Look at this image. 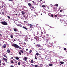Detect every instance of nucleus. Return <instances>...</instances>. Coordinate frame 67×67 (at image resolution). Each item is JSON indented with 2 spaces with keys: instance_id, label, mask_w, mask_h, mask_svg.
<instances>
[{
  "instance_id": "obj_48",
  "label": "nucleus",
  "mask_w": 67,
  "mask_h": 67,
  "mask_svg": "<svg viewBox=\"0 0 67 67\" xmlns=\"http://www.w3.org/2000/svg\"><path fill=\"white\" fill-rule=\"evenodd\" d=\"M14 41V42H15V41H16V40H15V39H14L13 40Z\"/></svg>"
},
{
  "instance_id": "obj_56",
  "label": "nucleus",
  "mask_w": 67,
  "mask_h": 67,
  "mask_svg": "<svg viewBox=\"0 0 67 67\" xmlns=\"http://www.w3.org/2000/svg\"><path fill=\"white\" fill-rule=\"evenodd\" d=\"M24 44H26V43H25V42H24Z\"/></svg>"
},
{
  "instance_id": "obj_52",
  "label": "nucleus",
  "mask_w": 67,
  "mask_h": 67,
  "mask_svg": "<svg viewBox=\"0 0 67 67\" xmlns=\"http://www.w3.org/2000/svg\"><path fill=\"white\" fill-rule=\"evenodd\" d=\"M26 51H28V49L27 48V49H26Z\"/></svg>"
},
{
  "instance_id": "obj_11",
  "label": "nucleus",
  "mask_w": 67,
  "mask_h": 67,
  "mask_svg": "<svg viewBox=\"0 0 67 67\" xmlns=\"http://www.w3.org/2000/svg\"><path fill=\"white\" fill-rule=\"evenodd\" d=\"M34 38H35V40H36V41L38 40V37L37 38L36 37H35Z\"/></svg>"
},
{
  "instance_id": "obj_60",
  "label": "nucleus",
  "mask_w": 67,
  "mask_h": 67,
  "mask_svg": "<svg viewBox=\"0 0 67 67\" xmlns=\"http://www.w3.org/2000/svg\"><path fill=\"white\" fill-rule=\"evenodd\" d=\"M1 34H0V36H1Z\"/></svg>"
},
{
  "instance_id": "obj_12",
  "label": "nucleus",
  "mask_w": 67,
  "mask_h": 67,
  "mask_svg": "<svg viewBox=\"0 0 67 67\" xmlns=\"http://www.w3.org/2000/svg\"><path fill=\"white\" fill-rule=\"evenodd\" d=\"M7 52L8 53H10V50L9 49H8L7 51Z\"/></svg>"
},
{
  "instance_id": "obj_40",
  "label": "nucleus",
  "mask_w": 67,
  "mask_h": 67,
  "mask_svg": "<svg viewBox=\"0 0 67 67\" xmlns=\"http://www.w3.org/2000/svg\"><path fill=\"white\" fill-rule=\"evenodd\" d=\"M9 1H13V0H8Z\"/></svg>"
},
{
  "instance_id": "obj_24",
  "label": "nucleus",
  "mask_w": 67,
  "mask_h": 67,
  "mask_svg": "<svg viewBox=\"0 0 67 67\" xmlns=\"http://www.w3.org/2000/svg\"><path fill=\"white\" fill-rule=\"evenodd\" d=\"M42 8H46V6H45V5H42Z\"/></svg>"
},
{
  "instance_id": "obj_63",
  "label": "nucleus",
  "mask_w": 67,
  "mask_h": 67,
  "mask_svg": "<svg viewBox=\"0 0 67 67\" xmlns=\"http://www.w3.org/2000/svg\"><path fill=\"white\" fill-rule=\"evenodd\" d=\"M62 64H61H61H60V65H62Z\"/></svg>"
},
{
  "instance_id": "obj_51",
  "label": "nucleus",
  "mask_w": 67,
  "mask_h": 67,
  "mask_svg": "<svg viewBox=\"0 0 67 67\" xmlns=\"http://www.w3.org/2000/svg\"><path fill=\"white\" fill-rule=\"evenodd\" d=\"M34 6H33L32 7V9H34Z\"/></svg>"
},
{
  "instance_id": "obj_46",
  "label": "nucleus",
  "mask_w": 67,
  "mask_h": 67,
  "mask_svg": "<svg viewBox=\"0 0 67 67\" xmlns=\"http://www.w3.org/2000/svg\"><path fill=\"white\" fill-rule=\"evenodd\" d=\"M42 32H41V33H39V34H40V35H41V34H42Z\"/></svg>"
},
{
  "instance_id": "obj_64",
  "label": "nucleus",
  "mask_w": 67,
  "mask_h": 67,
  "mask_svg": "<svg viewBox=\"0 0 67 67\" xmlns=\"http://www.w3.org/2000/svg\"><path fill=\"white\" fill-rule=\"evenodd\" d=\"M41 15H42V13H41Z\"/></svg>"
},
{
  "instance_id": "obj_28",
  "label": "nucleus",
  "mask_w": 67,
  "mask_h": 67,
  "mask_svg": "<svg viewBox=\"0 0 67 67\" xmlns=\"http://www.w3.org/2000/svg\"><path fill=\"white\" fill-rule=\"evenodd\" d=\"M33 60H31V61H30L31 63H33Z\"/></svg>"
},
{
  "instance_id": "obj_21",
  "label": "nucleus",
  "mask_w": 67,
  "mask_h": 67,
  "mask_svg": "<svg viewBox=\"0 0 67 67\" xmlns=\"http://www.w3.org/2000/svg\"><path fill=\"white\" fill-rule=\"evenodd\" d=\"M28 5L29 7H30V6H31V5H32V4L30 3H29L28 4Z\"/></svg>"
},
{
  "instance_id": "obj_34",
  "label": "nucleus",
  "mask_w": 67,
  "mask_h": 67,
  "mask_svg": "<svg viewBox=\"0 0 67 67\" xmlns=\"http://www.w3.org/2000/svg\"><path fill=\"white\" fill-rule=\"evenodd\" d=\"M32 50H30L29 51L30 53H32Z\"/></svg>"
},
{
  "instance_id": "obj_18",
  "label": "nucleus",
  "mask_w": 67,
  "mask_h": 67,
  "mask_svg": "<svg viewBox=\"0 0 67 67\" xmlns=\"http://www.w3.org/2000/svg\"><path fill=\"white\" fill-rule=\"evenodd\" d=\"M17 26H20V27H22V25H21V24H18L17 25Z\"/></svg>"
},
{
  "instance_id": "obj_39",
  "label": "nucleus",
  "mask_w": 67,
  "mask_h": 67,
  "mask_svg": "<svg viewBox=\"0 0 67 67\" xmlns=\"http://www.w3.org/2000/svg\"><path fill=\"white\" fill-rule=\"evenodd\" d=\"M64 49V50H65V51H66V49H66V48H65Z\"/></svg>"
},
{
  "instance_id": "obj_42",
  "label": "nucleus",
  "mask_w": 67,
  "mask_h": 67,
  "mask_svg": "<svg viewBox=\"0 0 67 67\" xmlns=\"http://www.w3.org/2000/svg\"><path fill=\"white\" fill-rule=\"evenodd\" d=\"M50 7H53V6H52V4H50Z\"/></svg>"
},
{
  "instance_id": "obj_7",
  "label": "nucleus",
  "mask_w": 67,
  "mask_h": 67,
  "mask_svg": "<svg viewBox=\"0 0 67 67\" xmlns=\"http://www.w3.org/2000/svg\"><path fill=\"white\" fill-rule=\"evenodd\" d=\"M3 59L5 61H8V59H5V58H4V57H3Z\"/></svg>"
},
{
  "instance_id": "obj_16",
  "label": "nucleus",
  "mask_w": 67,
  "mask_h": 67,
  "mask_svg": "<svg viewBox=\"0 0 67 67\" xmlns=\"http://www.w3.org/2000/svg\"><path fill=\"white\" fill-rule=\"evenodd\" d=\"M51 16H52V17H53V18H55V15H53V14H52L51 15Z\"/></svg>"
},
{
  "instance_id": "obj_23",
  "label": "nucleus",
  "mask_w": 67,
  "mask_h": 67,
  "mask_svg": "<svg viewBox=\"0 0 67 67\" xmlns=\"http://www.w3.org/2000/svg\"><path fill=\"white\" fill-rule=\"evenodd\" d=\"M39 55V53H36V54L35 55V56H36V55H37V56L38 55Z\"/></svg>"
},
{
  "instance_id": "obj_59",
  "label": "nucleus",
  "mask_w": 67,
  "mask_h": 67,
  "mask_svg": "<svg viewBox=\"0 0 67 67\" xmlns=\"http://www.w3.org/2000/svg\"><path fill=\"white\" fill-rule=\"evenodd\" d=\"M47 66L48 67H49V66L48 65H47Z\"/></svg>"
},
{
  "instance_id": "obj_62",
  "label": "nucleus",
  "mask_w": 67,
  "mask_h": 67,
  "mask_svg": "<svg viewBox=\"0 0 67 67\" xmlns=\"http://www.w3.org/2000/svg\"><path fill=\"white\" fill-rule=\"evenodd\" d=\"M18 15V14H16V15Z\"/></svg>"
},
{
  "instance_id": "obj_41",
  "label": "nucleus",
  "mask_w": 67,
  "mask_h": 67,
  "mask_svg": "<svg viewBox=\"0 0 67 67\" xmlns=\"http://www.w3.org/2000/svg\"><path fill=\"white\" fill-rule=\"evenodd\" d=\"M2 14L3 15H4V13L3 12L2 13Z\"/></svg>"
},
{
  "instance_id": "obj_5",
  "label": "nucleus",
  "mask_w": 67,
  "mask_h": 67,
  "mask_svg": "<svg viewBox=\"0 0 67 67\" xmlns=\"http://www.w3.org/2000/svg\"><path fill=\"white\" fill-rule=\"evenodd\" d=\"M21 14H22L23 15H24L25 14V12L23 11H21Z\"/></svg>"
},
{
  "instance_id": "obj_53",
  "label": "nucleus",
  "mask_w": 67,
  "mask_h": 67,
  "mask_svg": "<svg viewBox=\"0 0 67 67\" xmlns=\"http://www.w3.org/2000/svg\"><path fill=\"white\" fill-rule=\"evenodd\" d=\"M61 8V7H60L59 9L60 10Z\"/></svg>"
},
{
  "instance_id": "obj_19",
  "label": "nucleus",
  "mask_w": 67,
  "mask_h": 67,
  "mask_svg": "<svg viewBox=\"0 0 67 67\" xmlns=\"http://www.w3.org/2000/svg\"><path fill=\"white\" fill-rule=\"evenodd\" d=\"M32 2H33V3H34V4H36V2H34V1H32Z\"/></svg>"
},
{
  "instance_id": "obj_61",
  "label": "nucleus",
  "mask_w": 67,
  "mask_h": 67,
  "mask_svg": "<svg viewBox=\"0 0 67 67\" xmlns=\"http://www.w3.org/2000/svg\"><path fill=\"white\" fill-rule=\"evenodd\" d=\"M1 63H0V65H1Z\"/></svg>"
},
{
  "instance_id": "obj_31",
  "label": "nucleus",
  "mask_w": 67,
  "mask_h": 67,
  "mask_svg": "<svg viewBox=\"0 0 67 67\" xmlns=\"http://www.w3.org/2000/svg\"><path fill=\"white\" fill-rule=\"evenodd\" d=\"M18 65H20V64H21V63L20 62H19L18 63Z\"/></svg>"
},
{
  "instance_id": "obj_36",
  "label": "nucleus",
  "mask_w": 67,
  "mask_h": 67,
  "mask_svg": "<svg viewBox=\"0 0 67 67\" xmlns=\"http://www.w3.org/2000/svg\"><path fill=\"white\" fill-rule=\"evenodd\" d=\"M7 17H8V19H10V16H7Z\"/></svg>"
},
{
  "instance_id": "obj_3",
  "label": "nucleus",
  "mask_w": 67,
  "mask_h": 67,
  "mask_svg": "<svg viewBox=\"0 0 67 67\" xmlns=\"http://www.w3.org/2000/svg\"><path fill=\"white\" fill-rule=\"evenodd\" d=\"M63 24H64V26H67V21L64 20L63 21Z\"/></svg>"
},
{
  "instance_id": "obj_20",
  "label": "nucleus",
  "mask_w": 67,
  "mask_h": 67,
  "mask_svg": "<svg viewBox=\"0 0 67 67\" xmlns=\"http://www.w3.org/2000/svg\"><path fill=\"white\" fill-rule=\"evenodd\" d=\"M10 62L12 64H14V62L13 61V60H12L10 61Z\"/></svg>"
},
{
  "instance_id": "obj_4",
  "label": "nucleus",
  "mask_w": 67,
  "mask_h": 67,
  "mask_svg": "<svg viewBox=\"0 0 67 67\" xmlns=\"http://www.w3.org/2000/svg\"><path fill=\"white\" fill-rule=\"evenodd\" d=\"M28 24V26H30V29H32V27L33 26V25L29 24Z\"/></svg>"
},
{
  "instance_id": "obj_54",
  "label": "nucleus",
  "mask_w": 67,
  "mask_h": 67,
  "mask_svg": "<svg viewBox=\"0 0 67 67\" xmlns=\"http://www.w3.org/2000/svg\"><path fill=\"white\" fill-rule=\"evenodd\" d=\"M15 64H17V62H16V61L15 62Z\"/></svg>"
},
{
  "instance_id": "obj_10",
  "label": "nucleus",
  "mask_w": 67,
  "mask_h": 67,
  "mask_svg": "<svg viewBox=\"0 0 67 67\" xmlns=\"http://www.w3.org/2000/svg\"><path fill=\"white\" fill-rule=\"evenodd\" d=\"M23 60H24L25 61H26L27 60V58L26 57H25Z\"/></svg>"
},
{
  "instance_id": "obj_32",
  "label": "nucleus",
  "mask_w": 67,
  "mask_h": 67,
  "mask_svg": "<svg viewBox=\"0 0 67 67\" xmlns=\"http://www.w3.org/2000/svg\"><path fill=\"white\" fill-rule=\"evenodd\" d=\"M19 54L20 55H22V54H21V52H19Z\"/></svg>"
},
{
  "instance_id": "obj_58",
  "label": "nucleus",
  "mask_w": 67,
  "mask_h": 67,
  "mask_svg": "<svg viewBox=\"0 0 67 67\" xmlns=\"http://www.w3.org/2000/svg\"><path fill=\"white\" fill-rule=\"evenodd\" d=\"M13 57H12V58H11V59H13Z\"/></svg>"
},
{
  "instance_id": "obj_49",
  "label": "nucleus",
  "mask_w": 67,
  "mask_h": 67,
  "mask_svg": "<svg viewBox=\"0 0 67 67\" xmlns=\"http://www.w3.org/2000/svg\"><path fill=\"white\" fill-rule=\"evenodd\" d=\"M1 63V60H0V63Z\"/></svg>"
},
{
  "instance_id": "obj_29",
  "label": "nucleus",
  "mask_w": 67,
  "mask_h": 67,
  "mask_svg": "<svg viewBox=\"0 0 67 67\" xmlns=\"http://www.w3.org/2000/svg\"><path fill=\"white\" fill-rule=\"evenodd\" d=\"M55 5V6H56V7H58V4H56Z\"/></svg>"
},
{
  "instance_id": "obj_35",
  "label": "nucleus",
  "mask_w": 67,
  "mask_h": 67,
  "mask_svg": "<svg viewBox=\"0 0 67 67\" xmlns=\"http://www.w3.org/2000/svg\"><path fill=\"white\" fill-rule=\"evenodd\" d=\"M3 56L5 57H6V58H7V56H6V55H5L4 54Z\"/></svg>"
},
{
  "instance_id": "obj_6",
  "label": "nucleus",
  "mask_w": 67,
  "mask_h": 67,
  "mask_svg": "<svg viewBox=\"0 0 67 67\" xmlns=\"http://www.w3.org/2000/svg\"><path fill=\"white\" fill-rule=\"evenodd\" d=\"M14 31L15 32H18V30L16 28H14Z\"/></svg>"
},
{
  "instance_id": "obj_44",
  "label": "nucleus",
  "mask_w": 67,
  "mask_h": 67,
  "mask_svg": "<svg viewBox=\"0 0 67 67\" xmlns=\"http://www.w3.org/2000/svg\"><path fill=\"white\" fill-rule=\"evenodd\" d=\"M35 59H37V58H36V57H35Z\"/></svg>"
},
{
  "instance_id": "obj_14",
  "label": "nucleus",
  "mask_w": 67,
  "mask_h": 67,
  "mask_svg": "<svg viewBox=\"0 0 67 67\" xmlns=\"http://www.w3.org/2000/svg\"><path fill=\"white\" fill-rule=\"evenodd\" d=\"M59 63H60L61 64H64V62H59Z\"/></svg>"
},
{
  "instance_id": "obj_50",
  "label": "nucleus",
  "mask_w": 67,
  "mask_h": 67,
  "mask_svg": "<svg viewBox=\"0 0 67 67\" xmlns=\"http://www.w3.org/2000/svg\"><path fill=\"white\" fill-rule=\"evenodd\" d=\"M2 64L3 65H5V63H3Z\"/></svg>"
},
{
  "instance_id": "obj_8",
  "label": "nucleus",
  "mask_w": 67,
  "mask_h": 67,
  "mask_svg": "<svg viewBox=\"0 0 67 67\" xmlns=\"http://www.w3.org/2000/svg\"><path fill=\"white\" fill-rule=\"evenodd\" d=\"M32 66H34L35 67H38V66L37 65H34L33 64H31Z\"/></svg>"
},
{
  "instance_id": "obj_15",
  "label": "nucleus",
  "mask_w": 67,
  "mask_h": 67,
  "mask_svg": "<svg viewBox=\"0 0 67 67\" xmlns=\"http://www.w3.org/2000/svg\"><path fill=\"white\" fill-rule=\"evenodd\" d=\"M23 29H25V30H27L28 29L27 28L24 26H23Z\"/></svg>"
},
{
  "instance_id": "obj_17",
  "label": "nucleus",
  "mask_w": 67,
  "mask_h": 67,
  "mask_svg": "<svg viewBox=\"0 0 67 67\" xmlns=\"http://www.w3.org/2000/svg\"><path fill=\"white\" fill-rule=\"evenodd\" d=\"M3 47L4 48H5L6 47V44H4L3 45Z\"/></svg>"
},
{
  "instance_id": "obj_22",
  "label": "nucleus",
  "mask_w": 67,
  "mask_h": 67,
  "mask_svg": "<svg viewBox=\"0 0 67 67\" xmlns=\"http://www.w3.org/2000/svg\"><path fill=\"white\" fill-rule=\"evenodd\" d=\"M20 52H21V53H22L23 54V53H24V52H23V50H20Z\"/></svg>"
},
{
  "instance_id": "obj_33",
  "label": "nucleus",
  "mask_w": 67,
  "mask_h": 67,
  "mask_svg": "<svg viewBox=\"0 0 67 67\" xmlns=\"http://www.w3.org/2000/svg\"><path fill=\"white\" fill-rule=\"evenodd\" d=\"M23 16L24 18H25V19H26V16H25V15H23Z\"/></svg>"
},
{
  "instance_id": "obj_47",
  "label": "nucleus",
  "mask_w": 67,
  "mask_h": 67,
  "mask_svg": "<svg viewBox=\"0 0 67 67\" xmlns=\"http://www.w3.org/2000/svg\"><path fill=\"white\" fill-rule=\"evenodd\" d=\"M62 12V10H60V12Z\"/></svg>"
},
{
  "instance_id": "obj_9",
  "label": "nucleus",
  "mask_w": 67,
  "mask_h": 67,
  "mask_svg": "<svg viewBox=\"0 0 67 67\" xmlns=\"http://www.w3.org/2000/svg\"><path fill=\"white\" fill-rule=\"evenodd\" d=\"M36 47H40V44H37L36 45Z\"/></svg>"
},
{
  "instance_id": "obj_45",
  "label": "nucleus",
  "mask_w": 67,
  "mask_h": 67,
  "mask_svg": "<svg viewBox=\"0 0 67 67\" xmlns=\"http://www.w3.org/2000/svg\"><path fill=\"white\" fill-rule=\"evenodd\" d=\"M45 58L46 59H47L48 58L47 57V56H46V57H45Z\"/></svg>"
},
{
  "instance_id": "obj_26",
  "label": "nucleus",
  "mask_w": 67,
  "mask_h": 67,
  "mask_svg": "<svg viewBox=\"0 0 67 67\" xmlns=\"http://www.w3.org/2000/svg\"><path fill=\"white\" fill-rule=\"evenodd\" d=\"M55 17H58V14H56L55 15Z\"/></svg>"
},
{
  "instance_id": "obj_2",
  "label": "nucleus",
  "mask_w": 67,
  "mask_h": 67,
  "mask_svg": "<svg viewBox=\"0 0 67 67\" xmlns=\"http://www.w3.org/2000/svg\"><path fill=\"white\" fill-rule=\"evenodd\" d=\"M1 23L2 24L4 25H8L7 23L5 22L4 21H2V22H1Z\"/></svg>"
},
{
  "instance_id": "obj_27",
  "label": "nucleus",
  "mask_w": 67,
  "mask_h": 67,
  "mask_svg": "<svg viewBox=\"0 0 67 67\" xmlns=\"http://www.w3.org/2000/svg\"><path fill=\"white\" fill-rule=\"evenodd\" d=\"M10 37L12 38H13V35H11L10 36Z\"/></svg>"
},
{
  "instance_id": "obj_13",
  "label": "nucleus",
  "mask_w": 67,
  "mask_h": 67,
  "mask_svg": "<svg viewBox=\"0 0 67 67\" xmlns=\"http://www.w3.org/2000/svg\"><path fill=\"white\" fill-rule=\"evenodd\" d=\"M15 59H16V60H19V58L18 57H15Z\"/></svg>"
},
{
  "instance_id": "obj_57",
  "label": "nucleus",
  "mask_w": 67,
  "mask_h": 67,
  "mask_svg": "<svg viewBox=\"0 0 67 67\" xmlns=\"http://www.w3.org/2000/svg\"><path fill=\"white\" fill-rule=\"evenodd\" d=\"M24 22H26V21H24Z\"/></svg>"
},
{
  "instance_id": "obj_43",
  "label": "nucleus",
  "mask_w": 67,
  "mask_h": 67,
  "mask_svg": "<svg viewBox=\"0 0 67 67\" xmlns=\"http://www.w3.org/2000/svg\"><path fill=\"white\" fill-rule=\"evenodd\" d=\"M10 67H14V66H13V65H11V66H10Z\"/></svg>"
},
{
  "instance_id": "obj_30",
  "label": "nucleus",
  "mask_w": 67,
  "mask_h": 67,
  "mask_svg": "<svg viewBox=\"0 0 67 67\" xmlns=\"http://www.w3.org/2000/svg\"><path fill=\"white\" fill-rule=\"evenodd\" d=\"M23 7H24V8H27V7L25 6H23Z\"/></svg>"
},
{
  "instance_id": "obj_25",
  "label": "nucleus",
  "mask_w": 67,
  "mask_h": 67,
  "mask_svg": "<svg viewBox=\"0 0 67 67\" xmlns=\"http://www.w3.org/2000/svg\"><path fill=\"white\" fill-rule=\"evenodd\" d=\"M49 66H53V64H49Z\"/></svg>"
},
{
  "instance_id": "obj_37",
  "label": "nucleus",
  "mask_w": 67,
  "mask_h": 67,
  "mask_svg": "<svg viewBox=\"0 0 67 67\" xmlns=\"http://www.w3.org/2000/svg\"><path fill=\"white\" fill-rule=\"evenodd\" d=\"M26 42H27L28 41V40H27V39H25L24 40Z\"/></svg>"
},
{
  "instance_id": "obj_1",
  "label": "nucleus",
  "mask_w": 67,
  "mask_h": 67,
  "mask_svg": "<svg viewBox=\"0 0 67 67\" xmlns=\"http://www.w3.org/2000/svg\"><path fill=\"white\" fill-rule=\"evenodd\" d=\"M12 46H13L15 48H19V49H22L21 47L19 46L18 45L16 44H12Z\"/></svg>"
},
{
  "instance_id": "obj_55",
  "label": "nucleus",
  "mask_w": 67,
  "mask_h": 67,
  "mask_svg": "<svg viewBox=\"0 0 67 67\" xmlns=\"http://www.w3.org/2000/svg\"><path fill=\"white\" fill-rule=\"evenodd\" d=\"M43 3H45V1H43Z\"/></svg>"
},
{
  "instance_id": "obj_38",
  "label": "nucleus",
  "mask_w": 67,
  "mask_h": 67,
  "mask_svg": "<svg viewBox=\"0 0 67 67\" xmlns=\"http://www.w3.org/2000/svg\"><path fill=\"white\" fill-rule=\"evenodd\" d=\"M43 58H41V60H43Z\"/></svg>"
}]
</instances>
